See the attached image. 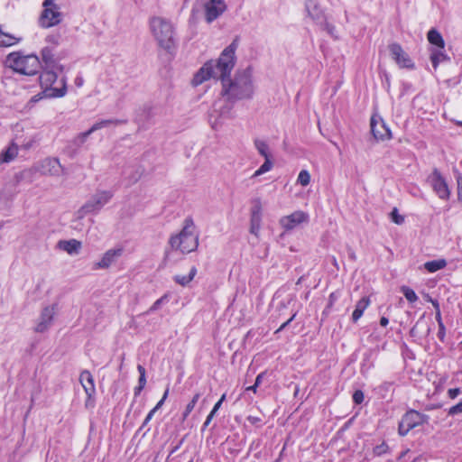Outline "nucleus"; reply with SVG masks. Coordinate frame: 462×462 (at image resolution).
Segmentation results:
<instances>
[{"label": "nucleus", "mask_w": 462, "mask_h": 462, "mask_svg": "<svg viewBox=\"0 0 462 462\" xmlns=\"http://www.w3.org/2000/svg\"><path fill=\"white\" fill-rule=\"evenodd\" d=\"M387 449H388V446L385 443H382L374 448V453L375 455L380 456V455L385 453Z\"/></svg>", "instance_id": "nucleus-41"}, {"label": "nucleus", "mask_w": 462, "mask_h": 462, "mask_svg": "<svg viewBox=\"0 0 462 462\" xmlns=\"http://www.w3.org/2000/svg\"><path fill=\"white\" fill-rule=\"evenodd\" d=\"M389 323V320L387 318L385 317H382L381 319H380V324L383 326V327H385L387 326Z\"/></svg>", "instance_id": "nucleus-54"}, {"label": "nucleus", "mask_w": 462, "mask_h": 462, "mask_svg": "<svg viewBox=\"0 0 462 462\" xmlns=\"http://www.w3.org/2000/svg\"><path fill=\"white\" fill-rule=\"evenodd\" d=\"M143 388H144V387H141V385H138V386L134 389V394H135V395H138Z\"/></svg>", "instance_id": "nucleus-59"}, {"label": "nucleus", "mask_w": 462, "mask_h": 462, "mask_svg": "<svg viewBox=\"0 0 462 462\" xmlns=\"http://www.w3.org/2000/svg\"><path fill=\"white\" fill-rule=\"evenodd\" d=\"M257 385L254 383V385L252 386H248L246 387L245 391H253L254 393H256V389H257Z\"/></svg>", "instance_id": "nucleus-56"}, {"label": "nucleus", "mask_w": 462, "mask_h": 462, "mask_svg": "<svg viewBox=\"0 0 462 462\" xmlns=\"http://www.w3.org/2000/svg\"><path fill=\"white\" fill-rule=\"evenodd\" d=\"M168 300V295L167 294H164L162 297H161L160 299H158L152 306L151 308L148 310V313H151V312H153L155 310H157L161 306L162 304H163L164 302H166Z\"/></svg>", "instance_id": "nucleus-37"}, {"label": "nucleus", "mask_w": 462, "mask_h": 462, "mask_svg": "<svg viewBox=\"0 0 462 462\" xmlns=\"http://www.w3.org/2000/svg\"><path fill=\"white\" fill-rule=\"evenodd\" d=\"M248 420H249L250 421H252V422H254V421H256V420H257V419H256V418H254V417H249V418H248Z\"/></svg>", "instance_id": "nucleus-61"}, {"label": "nucleus", "mask_w": 462, "mask_h": 462, "mask_svg": "<svg viewBox=\"0 0 462 462\" xmlns=\"http://www.w3.org/2000/svg\"><path fill=\"white\" fill-rule=\"evenodd\" d=\"M18 145L12 142L6 149L0 152V164L13 162L18 155Z\"/></svg>", "instance_id": "nucleus-22"}, {"label": "nucleus", "mask_w": 462, "mask_h": 462, "mask_svg": "<svg viewBox=\"0 0 462 462\" xmlns=\"http://www.w3.org/2000/svg\"><path fill=\"white\" fill-rule=\"evenodd\" d=\"M226 98L223 97L214 104L213 110L210 114V124L214 129L218 128L226 119L233 117L232 105L227 102Z\"/></svg>", "instance_id": "nucleus-9"}, {"label": "nucleus", "mask_w": 462, "mask_h": 462, "mask_svg": "<svg viewBox=\"0 0 462 462\" xmlns=\"http://www.w3.org/2000/svg\"><path fill=\"white\" fill-rule=\"evenodd\" d=\"M262 227V218L250 217V228L249 232L255 237H259L260 230Z\"/></svg>", "instance_id": "nucleus-31"}, {"label": "nucleus", "mask_w": 462, "mask_h": 462, "mask_svg": "<svg viewBox=\"0 0 462 462\" xmlns=\"http://www.w3.org/2000/svg\"><path fill=\"white\" fill-rule=\"evenodd\" d=\"M196 273H197V269H196V267L193 266L190 269V271H189L188 275H176L174 277V281L177 283H179V284H180L182 286H185V285L189 284L193 280V278L195 277Z\"/></svg>", "instance_id": "nucleus-28"}, {"label": "nucleus", "mask_w": 462, "mask_h": 462, "mask_svg": "<svg viewBox=\"0 0 462 462\" xmlns=\"http://www.w3.org/2000/svg\"><path fill=\"white\" fill-rule=\"evenodd\" d=\"M460 393L459 388H452L448 391V396L450 399H455L457 397V395Z\"/></svg>", "instance_id": "nucleus-44"}, {"label": "nucleus", "mask_w": 462, "mask_h": 462, "mask_svg": "<svg viewBox=\"0 0 462 462\" xmlns=\"http://www.w3.org/2000/svg\"><path fill=\"white\" fill-rule=\"evenodd\" d=\"M55 313H56L55 305H50V306L45 307L42 310L41 315L36 322L35 328H34L35 331L42 333V332H45L46 330H48L52 323Z\"/></svg>", "instance_id": "nucleus-17"}, {"label": "nucleus", "mask_w": 462, "mask_h": 462, "mask_svg": "<svg viewBox=\"0 0 462 462\" xmlns=\"http://www.w3.org/2000/svg\"><path fill=\"white\" fill-rule=\"evenodd\" d=\"M151 420H148L147 417L145 418L144 421H143V425H145L146 423H148Z\"/></svg>", "instance_id": "nucleus-62"}, {"label": "nucleus", "mask_w": 462, "mask_h": 462, "mask_svg": "<svg viewBox=\"0 0 462 462\" xmlns=\"http://www.w3.org/2000/svg\"><path fill=\"white\" fill-rule=\"evenodd\" d=\"M79 381H80L82 387L84 388L86 394L88 395V400L86 402V405L90 406L93 404L91 398L96 393L94 378H93L92 374H90V372L83 371L79 375Z\"/></svg>", "instance_id": "nucleus-19"}, {"label": "nucleus", "mask_w": 462, "mask_h": 462, "mask_svg": "<svg viewBox=\"0 0 462 462\" xmlns=\"http://www.w3.org/2000/svg\"><path fill=\"white\" fill-rule=\"evenodd\" d=\"M237 43L234 41L221 53L217 60H210L205 63L194 75L193 86H199L210 79H221L229 76L235 65V53Z\"/></svg>", "instance_id": "nucleus-1"}, {"label": "nucleus", "mask_w": 462, "mask_h": 462, "mask_svg": "<svg viewBox=\"0 0 462 462\" xmlns=\"http://www.w3.org/2000/svg\"><path fill=\"white\" fill-rule=\"evenodd\" d=\"M200 397V394L199 393H196L194 394V396L192 397L191 401L187 404L186 408H185V411L183 412V418L186 419L189 414L193 411L195 405L197 404L199 399Z\"/></svg>", "instance_id": "nucleus-35"}, {"label": "nucleus", "mask_w": 462, "mask_h": 462, "mask_svg": "<svg viewBox=\"0 0 462 462\" xmlns=\"http://www.w3.org/2000/svg\"><path fill=\"white\" fill-rule=\"evenodd\" d=\"M254 146H255L257 152L263 157H264V159L271 158L269 146L265 141L257 139L254 141Z\"/></svg>", "instance_id": "nucleus-29"}, {"label": "nucleus", "mask_w": 462, "mask_h": 462, "mask_svg": "<svg viewBox=\"0 0 462 462\" xmlns=\"http://www.w3.org/2000/svg\"><path fill=\"white\" fill-rule=\"evenodd\" d=\"M305 9L308 15L315 22L319 23L323 20V10L319 0H306Z\"/></svg>", "instance_id": "nucleus-20"}, {"label": "nucleus", "mask_w": 462, "mask_h": 462, "mask_svg": "<svg viewBox=\"0 0 462 462\" xmlns=\"http://www.w3.org/2000/svg\"><path fill=\"white\" fill-rule=\"evenodd\" d=\"M113 198L110 190H97L79 210L81 216L85 214L98 213Z\"/></svg>", "instance_id": "nucleus-8"}, {"label": "nucleus", "mask_w": 462, "mask_h": 462, "mask_svg": "<svg viewBox=\"0 0 462 462\" xmlns=\"http://www.w3.org/2000/svg\"><path fill=\"white\" fill-rule=\"evenodd\" d=\"M60 34H50L46 38V42L48 43H51L54 46L58 45L60 43Z\"/></svg>", "instance_id": "nucleus-40"}, {"label": "nucleus", "mask_w": 462, "mask_h": 462, "mask_svg": "<svg viewBox=\"0 0 462 462\" xmlns=\"http://www.w3.org/2000/svg\"><path fill=\"white\" fill-rule=\"evenodd\" d=\"M391 218H392L393 222H394L397 225H401L404 221V217L398 213V210L396 208H394L392 211Z\"/></svg>", "instance_id": "nucleus-38"}, {"label": "nucleus", "mask_w": 462, "mask_h": 462, "mask_svg": "<svg viewBox=\"0 0 462 462\" xmlns=\"http://www.w3.org/2000/svg\"><path fill=\"white\" fill-rule=\"evenodd\" d=\"M263 375H264V374H263V373H261V374H259L256 376V378H255V383H255L257 386H259V384L261 383V382H262V380H263Z\"/></svg>", "instance_id": "nucleus-52"}, {"label": "nucleus", "mask_w": 462, "mask_h": 462, "mask_svg": "<svg viewBox=\"0 0 462 462\" xmlns=\"http://www.w3.org/2000/svg\"><path fill=\"white\" fill-rule=\"evenodd\" d=\"M7 66L23 75H36L41 68L39 58L33 54L23 55L20 52L10 53L6 58Z\"/></svg>", "instance_id": "nucleus-5"}, {"label": "nucleus", "mask_w": 462, "mask_h": 462, "mask_svg": "<svg viewBox=\"0 0 462 462\" xmlns=\"http://www.w3.org/2000/svg\"><path fill=\"white\" fill-rule=\"evenodd\" d=\"M402 291L408 301L415 302L418 300V297L412 289L403 286L402 288Z\"/></svg>", "instance_id": "nucleus-36"}, {"label": "nucleus", "mask_w": 462, "mask_h": 462, "mask_svg": "<svg viewBox=\"0 0 462 462\" xmlns=\"http://www.w3.org/2000/svg\"><path fill=\"white\" fill-rule=\"evenodd\" d=\"M447 59L446 54L442 51V49L433 51L430 55V60L434 69H437L439 64Z\"/></svg>", "instance_id": "nucleus-30"}, {"label": "nucleus", "mask_w": 462, "mask_h": 462, "mask_svg": "<svg viewBox=\"0 0 462 462\" xmlns=\"http://www.w3.org/2000/svg\"><path fill=\"white\" fill-rule=\"evenodd\" d=\"M156 412L155 409H152L149 411V413L147 414V419L148 420H152V418L153 417L154 413Z\"/></svg>", "instance_id": "nucleus-57"}, {"label": "nucleus", "mask_w": 462, "mask_h": 462, "mask_svg": "<svg viewBox=\"0 0 462 462\" xmlns=\"http://www.w3.org/2000/svg\"><path fill=\"white\" fill-rule=\"evenodd\" d=\"M371 131L377 141L383 142L392 139V132L390 128L383 119L377 115H374L371 117Z\"/></svg>", "instance_id": "nucleus-14"}, {"label": "nucleus", "mask_w": 462, "mask_h": 462, "mask_svg": "<svg viewBox=\"0 0 462 462\" xmlns=\"http://www.w3.org/2000/svg\"><path fill=\"white\" fill-rule=\"evenodd\" d=\"M224 0H210L205 5V16L208 23H212L226 10Z\"/></svg>", "instance_id": "nucleus-18"}, {"label": "nucleus", "mask_w": 462, "mask_h": 462, "mask_svg": "<svg viewBox=\"0 0 462 462\" xmlns=\"http://www.w3.org/2000/svg\"><path fill=\"white\" fill-rule=\"evenodd\" d=\"M55 69H46L40 76L42 97H62L67 93L66 79H59Z\"/></svg>", "instance_id": "nucleus-4"}, {"label": "nucleus", "mask_w": 462, "mask_h": 462, "mask_svg": "<svg viewBox=\"0 0 462 462\" xmlns=\"http://www.w3.org/2000/svg\"><path fill=\"white\" fill-rule=\"evenodd\" d=\"M388 48L392 59L395 61L400 69H414V62L400 44L394 42L390 44Z\"/></svg>", "instance_id": "nucleus-13"}, {"label": "nucleus", "mask_w": 462, "mask_h": 462, "mask_svg": "<svg viewBox=\"0 0 462 462\" xmlns=\"http://www.w3.org/2000/svg\"><path fill=\"white\" fill-rule=\"evenodd\" d=\"M458 413H462V401L459 402L457 404L450 407L448 411V414L450 416H454Z\"/></svg>", "instance_id": "nucleus-39"}, {"label": "nucleus", "mask_w": 462, "mask_h": 462, "mask_svg": "<svg viewBox=\"0 0 462 462\" xmlns=\"http://www.w3.org/2000/svg\"><path fill=\"white\" fill-rule=\"evenodd\" d=\"M430 302H431V304L433 305L435 310H440L439 309V304L438 300H433V299H430Z\"/></svg>", "instance_id": "nucleus-53"}, {"label": "nucleus", "mask_w": 462, "mask_h": 462, "mask_svg": "<svg viewBox=\"0 0 462 462\" xmlns=\"http://www.w3.org/2000/svg\"><path fill=\"white\" fill-rule=\"evenodd\" d=\"M34 168L43 175L59 177L64 173L63 166L60 164L59 159L54 157H47L42 160Z\"/></svg>", "instance_id": "nucleus-11"}, {"label": "nucleus", "mask_w": 462, "mask_h": 462, "mask_svg": "<svg viewBox=\"0 0 462 462\" xmlns=\"http://www.w3.org/2000/svg\"><path fill=\"white\" fill-rule=\"evenodd\" d=\"M137 370H138L140 375H145V369L143 365H139L137 366Z\"/></svg>", "instance_id": "nucleus-55"}, {"label": "nucleus", "mask_w": 462, "mask_h": 462, "mask_svg": "<svg viewBox=\"0 0 462 462\" xmlns=\"http://www.w3.org/2000/svg\"><path fill=\"white\" fill-rule=\"evenodd\" d=\"M225 399H226V394L224 393V394L221 396V398L219 399V401H218V402L222 403V402L225 401Z\"/></svg>", "instance_id": "nucleus-60"}, {"label": "nucleus", "mask_w": 462, "mask_h": 462, "mask_svg": "<svg viewBox=\"0 0 462 462\" xmlns=\"http://www.w3.org/2000/svg\"><path fill=\"white\" fill-rule=\"evenodd\" d=\"M222 96L226 100H240L251 98L254 94V86L251 71L249 69L239 72L233 81L222 80Z\"/></svg>", "instance_id": "nucleus-2"}, {"label": "nucleus", "mask_w": 462, "mask_h": 462, "mask_svg": "<svg viewBox=\"0 0 462 462\" xmlns=\"http://www.w3.org/2000/svg\"><path fill=\"white\" fill-rule=\"evenodd\" d=\"M123 248H111L106 251L97 261L94 265V270H104L109 268L112 264H114L117 259L122 255Z\"/></svg>", "instance_id": "nucleus-16"}, {"label": "nucleus", "mask_w": 462, "mask_h": 462, "mask_svg": "<svg viewBox=\"0 0 462 462\" xmlns=\"http://www.w3.org/2000/svg\"><path fill=\"white\" fill-rule=\"evenodd\" d=\"M42 58L47 69H59L60 71L63 69L61 65L55 64L52 50L49 47H45L42 50Z\"/></svg>", "instance_id": "nucleus-23"}, {"label": "nucleus", "mask_w": 462, "mask_h": 462, "mask_svg": "<svg viewBox=\"0 0 462 462\" xmlns=\"http://www.w3.org/2000/svg\"><path fill=\"white\" fill-rule=\"evenodd\" d=\"M428 420V416L414 410L407 411L402 418L398 432L401 436H405L410 430L420 426Z\"/></svg>", "instance_id": "nucleus-10"}, {"label": "nucleus", "mask_w": 462, "mask_h": 462, "mask_svg": "<svg viewBox=\"0 0 462 462\" xmlns=\"http://www.w3.org/2000/svg\"><path fill=\"white\" fill-rule=\"evenodd\" d=\"M75 85L78 87V88H81L84 84V79L81 76H78L76 79H75Z\"/></svg>", "instance_id": "nucleus-49"}, {"label": "nucleus", "mask_w": 462, "mask_h": 462, "mask_svg": "<svg viewBox=\"0 0 462 462\" xmlns=\"http://www.w3.org/2000/svg\"><path fill=\"white\" fill-rule=\"evenodd\" d=\"M429 182L440 199H448L450 191L445 179L441 176L439 171L434 170L429 177Z\"/></svg>", "instance_id": "nucleus-15"}, {"label": "nucleus", "mask_w": 462, "mask_h": 462, "mask_svg": "<svg viewBox=\"0 0 462 462\" xmlns=\"http://www.w3.org/2000/svg\"><path fill=\"white\" fill-rule=\"evenodd\" d=\"M273 166V164L271 159L270 158L265 159L264 162L260 166V168L258 170H256L254 171V173L253 174L252 177L253 178L258 177L265 172L270 171L272 170Z\"/></svg>", "instance_id": "nucleus-32"}, {"label": "nucleus", "mask_w": 462, "mask_h": 462, "mask_svg": "<svg viewBox=\"0 0 462 462\" xmlns=\"http://www.w3.org/2000/svg\"><path fill=\"white\" fill-rule=\"evenodd\" d=\"M250 217H257V218L263 217V208H262V203H261L260 199L254 200V205L251 208Z\"/></svg>", "instance_id": "nucleus-34"}, {"label": "nucleus", "mask_w": 462, "mask_h": 462, "mask_svg": "<svg viewBox=\"0 0 462 462\" xmlns=\"http://www.w3.org/2000/svg\"><path fill=\"white\" fill-rule=\"evenodd\" d=\"M217 412H215V411H211L210 413L208 415L205 422H204V425L203 427L206 428L209 425L210 421L212 420V419L214 418V416L216 415Z\"/></svg>", "instance_id": "nucleus-46"}, {"label": "nucleus", "mask_w": 462, "mask_h": 462, "mask_svg": "<svg viewBox=\"0 0 462 462\" xmlns=\"http://www.w3.org/2000/svg\"><path fill=\"white\" fill-rule=\"evenodd\" d=\"M35 143V141L33 139H30L29 141L25 142L23 144V147L25 149V150H29L31 149Z\"/></svg>", "instance_id": "nucleus-48"}, {"label": "nucleus", "mask_w": 462, "mask_h": 462, "mask_svg": "<svg viewBox=\"0 0 462 462\" xmlns=\"http://www.w3.org/2000/svg\"><path fill=\"white\" fill-rule=\"evenodd\" d=\"M457 125H462V122H461V121H457Z\"/></svg>", "instance_id": "nucleus-63"}, {"label": "nucleus", "mask_w": 462, "mask_h": 462, "mask_svg": "<svg viewBox=\"0 0 462 462\" xmlns=\"http://www.w3.org/2000/svg\"><path fill=\"white\" fill-rule=\"evenodd\" d=\"M436 319L439 324V327L440 328H443V324H442V321H441V314H440V310H436Z\"/></svg>", "instance_id": "nucleus-50"}, {"label": "nucleus", "mask_w": 462, "mask_h": 462, "mask_svg": "<svg viewBox=\"0 0 462 462\" xmlns=\"http://www.w3.org/2000/svg\"><path fill=\"white\" fill-rule=\"evenodd\" d=\"M370 305V300L367 297H363L361 300H359L356 305V308L352 314V320L354 322H356L364 314V311L368 308Z\"/></svg>", "instance_id": "nucleus-24"}, {"label": "nucleus", "mask_w": 462, "mask_h": 462, "mask_svg": "<svg viewBox=\"0 0 462 462\" xmlns=\"http://www.w3.org/2000/svg\"><path fill=\"white\" fill-rule=\"evenodd\" d=\"M429 42L437 46L439 49H444L445 42L441 34L435 29H431L428 32Z\"/></svg>", "instance_id": "nucleus-26"}, {"label": "nucleus", "mask_w": 462, "mask_h": 462, "mask_svg": "<svg viewBox=\"0 0 462 462\" xmlns=\"http://www.w3.org/2000/svg\"><path fill=\"white\" fill-rule=\"evenodd\" d=\"M81 242L76 239L60 240L58 243V247L70 255L78 254L81 249Z\"/></svg>", "instance_id": "nucleus-21"}, {"label": "nucleus", "mask_w": 462, "mask_h": 462, "mask_svg": "<svg viewBox=\"0 0 462 462\" xmlns=\"http://www.w3.org/2000/svg\"><path fill=\"white\" fill-rule=\"evenodd\" d=\"M447 265V262L445 259H438L433 261H429L424 263V268L429 273H435L445 268Z\"/></svg>", "instance_id": "nucleus-27"}, {"label": "nucleus", "mask_w": 462, "mask_h": 462, "mask_svg": "<svg viewBox=\"0 0 462 462\" xmlns=\"http://www.w3.org/2000/svg\"><path fill=\"white\" fill-rule=\"evenodd\" d=\"M172 249L183 254L194 251L199 245V237L195 230V225L191 219H186L181 231L170 239Z\"/></svg>", "instance_id": "nucleus-3"}, {"label": "nucleus", "mask_w": 462, "mask_h": 462, "mask_svg": "<svg viewBox=\"0 0 462 462\" xmlns=\"http://www.w3.org/2000/svg\"><path fill=\"white\" fill-rule=\"evenodd\" d=\"M150 30L158 44L166 50L174 45L173 27L171 23L162 17H152L149 23Z\"/></svg>", "instance_id": "nucleus-6"}, {"label": "nucleus", "mask_w": 462, "mask_h": 462, "mask_svg": "<svg viewBox=\"0 0 462 462\" xmlns=\"http://www.w3.org/2000/svg\"><path fill=\"white\" fill-rule=\"evenodd\" d=\"M42 12L39 18V24L42 28H50L59 24L62 20V14L55 0H44Z\"/></svg>", "instance_id": "nucleus-7"}, {"label": "nucleus", "mask_w": 462, "mask_h": 462, "mask_svg": "<svg viewBox=\"0 0 462 462\" xmlns=\"http://www.w3.org/2000/svg\"><path fill=\"white\" fill-rule=\"evenodd\" d=\"M310 174L307 170H301L297 178V183L306 187L310 183Z\"/></svg>", "instance_id": "nucleus-33"}, {"label": "nucleus", "mask_w": 462, "mask_h": 462, "mask_svg": "<svg viewBox=\"0 0 462 462\" xmlns=\"http://www.w3.org/2000/svg\"><path fill=\"white\" fill-rule=\"evenodd\" d=\"M221 404H222L221 402H217L214 405V407H213L212 411H215V412H217V411L219 410V408L221 407Z\"/></svg>", "instance_id": "nucleus-58"}, {"label": "nucleus", "mask_w": 462, "mask_h": 462, "mask_svg": "<svg viewBox=\"0 0 462 462\" xmlns=\"http://www.w3.org/2000/svg\"><path fill=\"white\" fill-rule=\"evenodd\" d=\"M116 124H117L116 120H103L100 122H97L96 124H94L92 125V127L88 131H87L81 134L82 141H84L86 138H88L95 131H97L104 127L110 126L112 125H116Z\"/></svg>", "instance_id": "nucleus-25"}, {"label": "nucleus", "mask_w": 462, "mask_h": 462, "mask_svg": "<svg viewBox=\"0 0 462 462\" xmlns=\"http://www.w3.org/2000/svg\"><path fill=\"white\" fill-rule=\"evenodd\" d=\"M308 221L309 215L304 211L297 210L290 215L282 217L279 220V225L285 232H289Z\"/></svg>", "instance_id": "nucleus-12"}, {"label": "nucleus", "mask_w": 462, "mask_h": 462, "mask_svg": "<svg viewBox=\"0 0 462 462\" xmlns=\"http://www.w3.org/2000/svg\"><path fill=\"white\" fill-rule=\"evenodd\" d=\"M138 383H139V385H141V387H144L145 384H146V377H145V375H140Z\"/></svg>", "instance_id": "nucleus-51"}, {"label": "nucleus", "mask_w": 462, "mask_h": 462, "mask_svg": "<svg viewBox=\"0 0 462 462\" xmlns=\"http://www.w3.org/2000/svg\"><path fill=\"white\" fill-rule=\"evenodd\" d=\"M353 401L356 404H360L364 401V393L360 390H356L353 394Z\"/></svg>", "instance_id": "nucleus-42"}, {"label": "nucleus", "mask_w": 462, "mask_h": 462, "mask_svg": "<svg viewBox=\"0 0 462 462\" xmlns=\"http://www.w3.org/2000/svg\"><path fill=\"white\" fill-rule=\"evenodd\" d=\"M430 299H431L429 295H427L426 300L430 301Z\"/></svg>", "instance_id": "nucleus-64"}, {"label": "nucleus", "mask_w": 462, "mask_h": 462, "mask_svg": "<svg viewBox=\"0 0 462 462\" xmlns=\"http://www.w3.org/2000/svg\"><path fill=\"white\" fill-rule=\"evenodd\" d=\"M296 317V313H294L286 322L282 323L281 327L276 330L275 333H278L282 330H283Z\"/></svg>", "instance_id": "nucleus-45"}, {"label": "nucleus", "mask_w": 462, "mask_h": 462, "mask_svg": "<svg viewBox=\"0 0 462 462\" xmlns=\"http://www.w3.org/2000/svg\"><path fill=\"white\" fill-rule=\"evenodd\" d=\"M168 393H169V391H168V390H166V391H165V393H164V394H163V396H162V398L161 399V401H159V402H158V403L156 404V406L153 408V409H155V411H157L158 409H160V408L162 407V405L163 404V402H164L165 399L167 398Z\"/></svg>", "instance_id": "nucleus-47"}, {"label": "nucleus", "mask_w": 462, "mask_h": 462, "mask_svg": "<svg viewBox=\"0 0 462 462\" xmlns=\"http://www.w3.org/2000/svg\"><path fill=\"white\" fill-rule=\"evenodd\" d=\"M457 194L460 200H462V175H458L457 177Z\"/></svg>", "instance_id": "nucleus-43"}]
</instances>
